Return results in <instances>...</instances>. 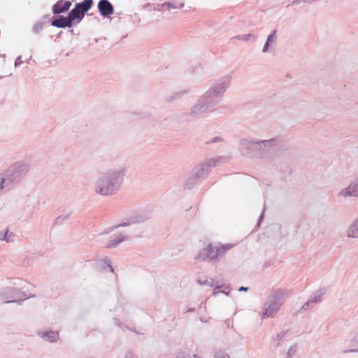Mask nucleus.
<instances>
[{
	"mask_svg": "<svg viewBox=\"0 0 358 358\" xmlns=\"http://www.w3.org/2000/svg\"><path fill=\"white\" fill-rule=\"evenodd\" d=\"M6 234H7V232L6 233ZM4 239H6V235H5Z\"/></svg>",
	"mask_w": 358,
	"mask_h": 358,
	"instance_id": "17",
	"label": "nucleus"
},
{
	"mask_svg": "<svg viewBox=\"0 0 358 358\" xmlns=\"http://www.w3.org/2000/svg\"><path fill=\"white\" fill-rule=\"evenodd\" d=\"M232 247L233 245L230 244L220 245L217 247H213L210 244L200 252L197 259L201 261L216 259L220 257H222Z\"/></svg>",
	"mask_w": 358,
	"mask_h": 358,
	"instance_id": "1",
	"label": "nucleus"
},
{
	"mask_svg": "<svg viewBox=\"0 0 358 358\" xmlns=\"http://www.w3.org/2000/svg\"><path fill=\"white\" fill-rule=\"evenodd\" d=\"M4 182V179L2 178L0 184V189H2L3 188V184Z\"/></svg>",
	"mask_w": 358,
	"mask_h": 358,
	"instance_id": "15",
	"label": "nucleus"
},
{
	"mask_svg": "<svg viewBox=\"0 0 358 358\" xmlns=\"http://www.w3.org/2000/svg\"><path fill=\"white\" fill-rule=\"evenodd\" d=\"M280 305L281 304L280 303L276 301H274L273 303L269 304L266 308H265V310L263 313L264 317L274 316L277 313L278 310L279 309Z\"/></svg>",
	"mask_w": 358,
	"mask_h": 358,
	"instance_id": "7",
	"label": "nucleus"
},
{
	"mask_svg": "<svg viewBox=\"0 0 358 358\" xmlns=\"http://www.w3.org/2000/svg\"><path fill=\"white\" fill-rule=\"evenodd\" d=\"M93 3L92 0H84L82 3H77L69 14V17L72 23H78L85 16V13L90 10Z\"/></svg>",
	"mask_w": 358,
	"mask_h": 358,
	"instance_id": "3",
	"label": "nucleus"
},
{
	"mask_svg": "<svg viewBox=\"0 0 358 358\" xmlns=\"http://www.w3.org/2000/svg\"><path fill=\"white\" fill-rule=\"evenodd\" d=\"M238 290L239 291H243V290L246 291V290H248V287H241L239 288Z\"/></svg>",
	"mask_w": 358,
	"mask_h": 358,
	"instance_id": "16",
	"label": "nucleus"
},
{
	"mask_svg": "<svg viewBox=\"0 0 358 358\" xmlns=\"http://www.w3.org/2000/svg\"><path fill=\"white\" fill-rule=\"evenodd\" d=\"M52 25L58 28L71 27L72 23L68 17L60 16L52 22Z\"/></svg>",
	"mask_w": 358,
	"mask_h": 358,
	"instance_id": "6",
	"label": "nucleus"
},
{
	"mask_svg": "<svg viewBox=\"0 0 358 358\" xmlns=\"http://www.w3.org/2000/svg\"><path fill=\"white\" fill-rule=\"evenodd\" d=\"M342 195L346 196H358V184L355 185H350L348 188L341 192Z\"/></svg>",
	"mask_w": 358,
	"mask_h": 358,
	"instance_id": "8",
	"label": "nucleus"
},
{
	"mask_svg": "<svg viewBox=\"0 0 358 358\" xmlns=\"http://www.w3.org/2000/svg\"><path fill=\"white\" fill-rule=\"evenodd\" d=\"M275 31H273L268 36V38H267V41L266 42L265 45H264V49H263V51L264 52H266L268 50V45H269V43L273 41V40L275 38Z\"/></svg>",
	"mask_w": 358,
	"mask_h": 358,
	"instance_id": "10",
	"label": "nucleus"
},
{
	"mask_svg": "<svg viewBox=\"0 0 358 358\" xmlns=\"http://www.w3.org/2000/svg\"><path fill=\"white\" fill-rule=\"evenodd\" d=\"M117 176L102 178L96 186V192L101 195H108L116 191L119 187Z\"/></svg>",
	"mask_w": 358,
	"mask_h": 358,
	"instance_id": "2",
	"label": "nucleus"
},
{
	"mask_svg": "<svg viewBox=\"0 0 358 358\" xmlns=\"http://www.w3.org/2000/svg\"><path fill=\"white\" fill-rule=\"evenodd\" d=\"M71 6L69 1H58L52 7V10L55 14H59L64 11L68 10Z\"/></svg>",
	"mask_w": 358,
	"mask_h": 358,
	"instance_id": "5",
	"label": "nucleus"
},
{
	"mask_svg": "<svg viewBox=\"0 0 358 358\" xmlns=\"http://www.w3.org/2000/svg\"><path fill=\"white\" fill-rule=\"evenodd\" d=\"M98 9L103 16H108L114 13L113 6L108 0H101L98 3Z\"/></svg>",
	"mask_w": 358,
	"mask_h": 358,
	"instance_id": "4",
	"label": "nucleus"
},
{
	"mask_svg": "<svg viewBox=\"0 0 358 358\" xmlns=\"http://www.w3.org/2000/svg\"><path fill=\"white\" fill-rule=\"evenodd\" d=\"M215 358H229V357L227 355L220 353L216 356Z\"/></svg>",
	"mask_w": 358,
	"mask_h": 358,
	"instance_id": "12",
	"label": "nucleus"
},
{
	"mask_svg": "<svg viewBox=\"0 0 358 358\" xmlns=\"http://www.w3.org/2000/svg\"><path fill=\"white\" fill-rule=\"evenodd\" d=\"M45 340L50 341V342H55L57 341L59 338V334L57 332L51 331V332H46L43 333L42 336Z\"/></svg>",
	"mask_w": 358,
	"mask_h": 358,
	"instance_id": "9",
	"label": "nucleus"
},
{
	"mask_svg": "<svg viewBox=\"0 0 358 358\" xmlns=\"http://www.w3.org/2000/svg\"><path fill=\"white\" fill-rule=\"evenodd\" d=\"M349 236L358 237V224L352 226L350 230L348 232Z\"/></svg>",
	"mask_w": 358,
	"mask_h": 358,
	"instance_id": "11",
	"label": "nucleus"
},
{
	"mask_svg": "<svg viewBox=\"0 0 358 358\" xmlns=\"http://www.w3.org/2000/svg\"><path fill=\"white\" fill-rule=\"evenodd\" d=\"M121 241H122V240H120V241H117V243H113L110 244L109 246H110V247H115V246H116V245H117L120 242H121Z\"/></svg>",
	"mask_w": 358,
	"mask_h": 358,
	"instance_id": "14",
	"label": "nucleus"
},
{
	"mask_svg": "<svg viewBox=\"0 0 358 358\" xmlns=\"http://www.w3.org/2000/svg\"><path fill=\"white\" fill-rule=\"evenodd\" d=\"M167 7V9H169L171 7V8H176V7H174L173 6H171L170 3H166V4H164L163 5V8L165 9V8Z\"/></svg>",
	"mask_w": 358,
	"mask_h": 358,
	"instance_id": "13",
	"label": "nucleus"
}]
</instances>
